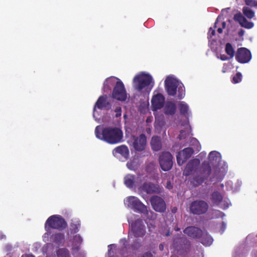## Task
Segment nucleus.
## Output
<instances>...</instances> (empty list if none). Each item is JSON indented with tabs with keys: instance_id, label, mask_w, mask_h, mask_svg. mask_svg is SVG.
Wrapping results in <instances>:
<instances>
[{
	"instance_id": "5701e85b",
	"label": "nucleus",
	"mask_w": 257,
	"mask_h": 257,
	"mask_svg": "<svg viewBox=\"0 0 257 257\" xmlns=\"http://www.w3.org/2000/svg\"><path fill=\"white\" fill-rule=\"evenodd\" d=\"M151 145L153 150L158 151L162 148L161 139L158 136H154L152 137L151 141Z\"/></svg>"
},
{
	"instance_id": "6e6d98bb",
	"label": "nucleus",
	"mask_w": 257,
	"mask_h": 257,
	"mask_svg": "<svg viewBox=\"0 0 257 257\" xmlns=\"http://www.w3.org/2000/svg\"><path fill=\"white\" fill-rule=\"evenodd\" d=\"M222 28H224L225 27V26H226L225 22H222Z\"/></svg>"
},
{
	"instance_id": "7c9ffc66",
	"label": "nucleus",
	"mask_w": 257,
	"mask_h": 257,
	"mask_svg": "<svg viewBox=\"0 0 257 257\" xmlns=\"http://www.w3.org/2000/svg\"><path fill=\"white\" fill-rule=\"evenodd\" d=\"M82 239L80 235L77 234L73 237L72 249L77 247L80 248V245L82 243Z\"/></svg>"
},
{
	"instance_id": "f03ea898",
	"label": "nucleus",
	"mask_w": 257,
	"mask_h": 257,
	"mask_svg": "<svg viewBox=\"0 0 257 257\" xmlns=\"http://www.w3.org/2000/svg\"><path fill=\"white\" fill-rule=\"evenodd\" d=\"M165 87L168 94L170 96H175L177 93L178 88V98L180 99L185 95V88L182 83L175 78L168 76L165 81Z\"/></svg>"
},
{
	"instance_id": "f3484780",
	"label": "nucleus",
	"mask_w": 257,
	"mask_h": 257,
	"mask_svg": "<svg viewBox=\"0 0 257 257\" xmlns=\"http://www.w3.org/2000/svg\"><path fill=\"white\" fill-rule=\"evenodd\" d=\"M96 107L99 109L104 108L107 110L111 108V105L110 102L107 100L106 95H103L99 97L95 104L94 110L95 109Z\"/></svg>"
},
{
	"instance_id": "9d476101",
	"label": "nucleus",
	"mask_w": 257,
	"mask_h": 257,
	"mask_svg": "<svg viewBox=\"0 0 257 257\" xmlns=\"http://www.w3.org/2000/svg\"><path fill=\"white\" fill-rule=\"evenodd\" d=\"M131 230L136 237H143L146 233L145 225L140 218L131 223Z\"/></svg>"
},
{
	"instance_id": "c756f323",
	"label": "nucleus",
	"mask_w": 257,
	"mask_h": 257,
	"mask_svg": "<svg viewBox=\"0 0 257 257\" xmlns=\"http://www.w3.org/2000/svg\"><path fill=\"white\" fill-rule=\"evenodd\" d=\"M180 114L184 116L188 115L189 106L185 102L181 101L179 103Z\"/></svg>"
},
{
	"instance_id": "052dcab7",
	"label": "nucleus",
	"mask_w": 257,
	"mask_h": 257,
	"mask_svg": "<svg viewBox=\"0 0 257 257\" xmlns=\"http://www.w3.org/2000/svg\"><path fill=\"white\" fill-rule=\"evenodd\" d=\"M110 250H111V249H109L108 250V253H110Z\"/></svg>"
},
{
	"instance_id": "412c9836",
	"label": "nucleus",
	"mask_w": 257,
	"mask_h": 257,
	"mask_svg": "<svg viewBox=\"0 0 257 257\" xmlns=\"http://www.w3.org/2000/svg\"><path fill=\"white\" fill-rule=\"evenodd\" d=\"M199 241L206 246L210 245L213 242L212 237L206 231H202L201 235L198 238Z\"/></svg>"
},
{
	"instance_id": "f704fd0d",
	"label": "nucleus",
	"mask_w": 257,
	"mask_h": 257,
	"mask_svg": "<svg viewBox=\"0 0 257 257\" xmlns=\"http://www.w3.org/2000/svg\"><path fill=\"white\" fill-rule=\"evenodd\" d=\"M206 179L204 176L203 177L197 176L193 178L192 183L195 186H199L202 184L204 180Z\"/></svg>"
},
{
	"instance_id": "7ed1b4c3",
	"label": "nucleus",
	"mask_w": 257,
	"mask_h": 257,
	"mask_svg": "<svg viewBox=\"0 0 257 257\" xmlns=\"http://www.w3.org/2000/svg\"><path fill=\"white\" fill-rule=\"evenodd\" d=\"M67 224L65 219L60 215H53L50 216L45 223V229L48 232L51 228L59 231L64 229Z\"/></svg>"
},
{
	"instance_id": "680f3d73",
	"label": "nucleus",
	"mask_w": 257,
	"mask_h": 257,
	"mask_svg": "<svg viewBox=\"0 0 257 257\" xmlns=\"http://www.w3.org/2000/svg\"><path fill=\"white\" fill-rule=\"evenodd\" d=\"M222 72H223V73H224V72H225V71H224V70H222Z\"/></svg>"
},
{
	"instance_id": "a19ab883",
	"label": "nucleus",
	"mask_w": 257,
	"mask_h": 257,
	"mask_svg": "<svg viewBox=\"0 0 257 257\" xmlns=\"http://www.w3.org/2000/svg\"><path fill=\"white\" fill-rule=\"evenodd\" d=\"M244 18L245 17H244L240 12L236 14L234 16V20L238 22L239 24L241 23Z\"/></svg>"
},
{
	"instance_id": "ddd939ff",
	"label": "nucleus",
	"mask_w": 257,
	"mask_h": 257,
	"mask_svg": "<svg viewBox=\"0 0 257 257\" xmlns=\"http://www.w3.org/2000/svg\"><path fill=\"white\" fill-rule=\"evenodd\" d=\"M251 58V54L249 50L243 47L237 49L235 55V59L237 62L246 63L248 62Z\"/></svg>"
},
{
	"instance_id": "a211bd4d",
	"label": "nucleus",
	"mask_w": 257,
	"mask_h": 257,
	"mask_svg": "<svg viewBox=\"0 0 257 257\" xmlns=\"http://www.w3.org/2000/svg\"><path fill=\"white\" fill-rule=\"evenodd\" d=\"M200 160L198 159H193L189 161L186 165L184 171V175L186 176L190 175L200 164Z\"/></svg>"
},
{
	"instance_id": "49530a36",
	"label": "nucleus",
	"mask_w": 257,
	"mask_h": 257,
	"mask_svg": "<svg viewBox=\"0 0 257 257\" xmlns=\"http://www.w3.org/2000/svg\"><path fill=\"white\" fill-rule=\"evenodd\" d=\"M173 187V185L170 181H168L166 183V188L170 190L172 189Z\"/></svg>"
},
{
	"instance_id": "6ab92c4d",
	"label": "nucleus",
	"mask_w": 257,
	"mask_h": 257,
	"mask_svg": "<svg viewBox=\"0 0 257 257\" xmlns=\"http://www.w3.org/2000/svg\"><path fill=\"white\" fill-rule=\"evenodd\" d=\"M202 230L198 227L191 226L186 227L184 230V233L187 234L188 236L191 238L194 239H198L200 235H201Z\"/></svg>"
},
{
	"instance_id": "37998d69",
	"label": "nucleus",
	"mask_w": 257,
	"mask_h": 257,
	"mask_svg": "<svg viewBox=\"0 0 257 257\" xmlns=\"http://www.w3.org/2000/svg\"><path fill=\"white\" fill-rule=\"evenodd\" d=\"M245 4L250 7H257V1L255 0H245Z\"/></svg>"
},
{
	"instance_id": "4c0bfd02",
	"label": "nucleus",
	"mask_w": 257,
	"mask_h": 257,
	"mask_svg": "<svg viewBox=\"0 0 257 257\" xmlns=\"http://www.w3.org/2000/svg\"><path fill=\"white\" fill-rule=\"evenodd\" d=\"M80 250V248L77 247L72 249V254L74 257H85L84 253Z\"/></svg>"
},
{
	"instance_id": "5fc2aeb1",
	"label": "nucleus",
	"mask_w": 257,
	"mask_h": 257,
	"mask_svg": "<svg viewBox=\"0 0 257 257\" xmlns=\"http://www.w3.org/2000/svg\"><path fill=\"white\" fill-rule=\"evenodd\" d=\"M217 31L218 32V33L221 34L222 33V28H219L217 29Z\"/></svg>"
},
{
	"instance_id": "f8f14e48",
	"label": "nucleus",
	"mask_w": 257,
	"mask_h": 257,
	"mask_svg": "<svg viewBox=\"0 0 257 257\" xmlns=\"http://www.w3.org/2000/svg\"><path fill=\"white\" fill-rule=\"evenodd\" d=\"M153 208L157 212L163 213L166 211V205L163 198L158 196H153L150 198Z\"/></svg>"
},
{
	"instance_id": "bb28decb",
	"label": "nucleus",
	"mask_w": 257,
	"mask_h": 257,
	"mask_svg": "<svg viewBox=\"0 0 257 257\" xmlns=\"http://www.w3.org/2000/svg\"><path fill=\"white\" fill-rule=\"evenodd\" d=\"M201 172L204 176L207 178L211 173V167L209 163L207 161H204L202 164Z\"/></svg>"
},
{
	"instance_id": "2f4dec72",
	"label": "nucleus",
	"mask_w": 257,
	"mask_h": 257,
	"mask_svg": "<svg viewBox=\"0 0 257 257\" xmlns=\"http://www.w3.org/2000/svg\"><path fill=\"white\" fill-rule=\"evenodd\" d=\"M225 53L229 56V58H232L234 56L235 51L232 45L230 43H227L225 47Z\"/></svg>"
},
{
	"instance_id": "79ce46f5",
	"label": "nucleus",
	"mask_w": 257,
	"mask_h": 257,
	"mask_svg": "<svg viewBox=\"0 0 257 257\" xmlns=\"http://www.w3.org/2000/svg\"><path fill=\"white\" fill-rule=\"evenodd\" d=\"M141 246V242L136 239L131 245V247L134 250H137Z\"/></svg>"
},
{
	"instance_id": "6e6552de",
	"label": "nucleus",
	"mask_w": 257,
	"mask_h": 257,
	"mask_svg": "<svg viewBox=\"0 0 257 257\" xmlns=\"http://www.w3.org/2000/svg\"><path fill=\"white\" fill-rule=\"evenodd\" d=\"M127 205L135 211L142 213H147V207L137 197L130 196L127 199Z\"/></svg>"
},
{
	"instance_id": "603ef678",
	"label": "nucleus",
	"mask_w": 257,
	"mask_h": 257,
	"mask_svg": "<svg viewBox=\"0 0 257 257\" xmlns=\"http://www.w3.org/2000/svg\"><path fill=\"white\" fill-rule=\"evenodd\" d=\"M177 211V208L176 207H174L172 209V212L174 214L176 213Z\"/></svg>"
},
{
	"instance_id": "dca6fc26",
	"label": "nucleus",
	"mask_w": 257,
	"mask_h": 257,
	"mask_svg": "<svg viewBox=\"0 0 257 257\" xmlns=\"http://www.w3.org/2000/svg\"><path fill=\"white\" fill-rule=\"evenodd\" d=\"M133 143L134 149L138 151H142L145 149L146 145L147 138L144 134H141L138 137H133Z\"/></svg>"
},
{
	"instance_id": "c85d7f7f",
	"label": "nucleus",
	"mask_w": 257,
	"mask_h": 257,
	"mask_svg": "<svg viewBox=\"0 0 257 257\" xmlns=\"http://www.w3.org/2000/svg\"><path fill=\"white\" fill-rule=\"evenodd\" d=\"M115 78L109 77L106 79L103 84V89L104 91L111 90V87L115 85Z\"/></svg>"
},
{
	"instance_id": "864d4df0",
	"label": "nucleus",
	"mask_w": 257,
	"mask_h": 257,
	"mask_svg": "<svg viewBox=\"0 0 257 257\" xmlns=\"http://www.w3.org/2000/svg\"><path fill=\"white\" fill-rule=\"evenodd\" d=\"M244 31L242 30H240L239 32H238V35L239 36H242L243 35Z\"/></svg>"
},
{
	"instance_id": "a18cd8bd",
	"label": "nucleus",
	"mask_w": 257,
	"mask_h": 257,
	"mask_svg": "<svg viewBox=\"0 0 257 257\" xmlns=\"http://www.w3.org/2000/svg\"><path fill=\"white\" fill-rule=\"evenodd\" d=\"M114 111L116 112V115H115L116 117H118V116H120L121 115V107H117L115 109Z\"/></svg>"
},
{
	"instance_id": "de8ad7c7",
	"label": "nucleus",
	"mask_w": 257,
	"mask_h": 257,
	"mask_svg": "<svg viewBox=\"0 0 257 257\" xmlns=\"http://www.w3.org/2000/svg\"><path fill=\"white\" fill-rule=\"evenodd\" d=\"M190 142L192 144H194L196 145H198L199 144V142L198 140L195 138H192Z\"/></svg>"
},
{
	"instance_id": "39448f33",
	"label": "nucleus",
	"mask_w": 257,
	"mask_h": 257,
	"mask_svg": "<svg viewBox=\"0 0 257 257\" xmlns=\"http://www.w3.org/2000/svg\"><path fill=\"white\" fill-rule=\"evenodd\" d=\"M147 176L139 174L137 176L135 175L128 174L126 175L123 179L124 185L128 188L134 187H140L142 183L146 180Z\"/></svg>"
},
{
	"instance_id": "20e7f679",
	"label": "nucleus",
	"mask_w": 257,
	"mask_h": 257,
	"mask_svg": "<svg viewBox=\"0 0 257 257\" xmlns=\"http://www.w3.org/2000/svg\"><path fill=\"white\" fill-rule=\"evenodd\" d=\"M152 77L148 74L142 73L136 75L133 79V87L135 89L141 92L152 82Z\"/></svg>"
},
{
	"instance_id": "e433bc0d",
	"label": "nucleus",
	"mask_w": 257,
	"mask_h": 257,
	"mask_svg": "<svg viewBox=\"0 0 257 257\" xmlns=\"http://www.w3.org/2000/svg\"><path fill=\"white\" fill-rule=\"evenodd\" d=\"M240 25L241 27L246 29H251L253 27L254 25L253 23L248 22L245 18Z\"/></svg>"
},
{
	"instance_id": "13d9d810",
	"label": "nucleus",
	"mask_w": 257,
	"mask_h": 257,
	"mask_svg": "<svg viewBox=\"0 0 257 257\" xmlns=\"http://www.w3.org/2000/svg\"><path fill=\"white\" fill-rule=\"evenodd\" d=\"M174 247H177V246L175 245V240L174 241Z\"/></svg>"
},
{
	"instance_id": "473e14b6",
	"label": "nucleus",
	"mask_w": 257,
	"mask_h": 257,
	"mask_svg": "<svg viewBox=\"0 0 257 257\" xmlns=\"http://www.w3.org/2000/svg\"><path fill=\"white\" fill-rule=\"evenodd\" d=\"M56 253L57 257H71L69 251L65 248L58 249Z\"/></svg>"
},
{
	"instance_id": "cd10ccee",
	"label": "nucleus",
	"mask_w": 257,
	"mask_h": 257,
	"mask_svg": "<svg viewBox=\"0 0 257 257\" xmlns=\"http://www.w3.org/2000/svg\"><path fill=\"white\" fill-rule=\"evenodd\" d=\"M80 227V220L77 219H72L70 225V230L71 233H75L78 232Z\"/></svg>"
},
{
	"instance_id": "bf43d9fd",
	"label": "nucleus",
	"mask_w": 257,
	"mask_h": 257,
	"mask_svg": "<svg viewBox=\"0 0 257 257\" xmlns=\"http://www.w3.org/2000/svg\"><path fill=\"white\" fill-rule=\"evenodd\" d=\"M166 235H167V236L169 235V232H168V233H167Z\"/></svg>"
},
{
	"instance_id": "393cba45",
	"label": "nucleus",
	"mask_w": 257,
	"mask_h": 257,
	"mask_svg": "<svg viewBox=\"0 0 257 257\" xmlns=\"http://www.w3.org/2000/svg\"><path fill=\"white\" fill-rule=\"evenodd\" d=\"M50 240L52 243L60 245L64 241V235L61 233L53 234L50 237Z\"/></svg>"
},
{
	"instance_id": "1a4fd4ad",
	"label": "nucleus",
	"mask_w": 257,
	"mask_h": 257,
	"mask_svg": "<svg viewBox=\"0 0 257 257\" xmlns=\"http://www.w3.org/2000/svg\"><path fill=\"white\" fill-rule=\"evenodd\" d=\"M112 97L119 101H124L126 98V92L123 83L119 80L116 82L113 88Z\"/></svg>"
},
{
	"instance_id": "09e8293b",
	"label": "nucleus",
	"mask_w": 257,
	"mask_h": 257,
	"mask_svg": "<svg viewBox=\"0 0 257 257\" xmlns=\"http://www.w3.org/2000/svg\"><path fill=\"white\" fill-rule=\"evenodd\" d=\"M229 58H228L226 55H221L220 56V59L222 61H225V60H227L228 59H229Z\"/></svg>"
},
{
	"instance_id": "c03bdc74",
	"label": "nucleus",
	"mask_w": 257,
	"mask_h": 257,
	"mask_svg": "<svg viewBox=\"0 0 257 257\" xmlns=\"http://www.w3.org/2000/svg\"><path fill=\"white\" fill-rule=\"evenodd\" d=\"M186 137V133L184 130H181L180 132V134L178 136V138L179 140L184 139Z\"/></svg>"
},
{
	"instance_id": "423d86ee",
	"label": "nucleus",
	"mask_w": 257,
	"mask_h": 257,
	"mask_svg": "<svg viewBox=\"0 0 257 257\" xmlns=\"http://www.w3.org/2000/svg\"><path fill=\"white\" fill-rule=\"evenodd\" d=\"M190 211L194 215H202L205 214L208 210L209 204L203 200L193 201L190 205Z\"/></svg>"
},
{
	"instance_id": "72a5a7b5",
	"label": "nucleus",
	"mask_w": 257,
	"mask_h": 257,
	"mask_svg": "<svg viewBox=\"0 0 257 257\" xmlns=\"http://www.w3.org/2000/svg\"><path fill=\"white\" fill-rule=\"evenodd\" d=\"M220 154L216 151H212L209 154V159L210 161H215L216 162H219L220 160Z\"/></svg>"
},
{
	"instance_id": "3c124183",
	"label": "nucleus",
	"mask_w": 257,
	"mask_h": 257,
	"mask_svg": "<svg viewBox=\"0 0 257 257\" xmlns=\"http://www.w3.org/2000/svg\"><path fill=\"white\" fill-rule=\"evenodd\" d=\"M22 257H35V256L32 254H26L23 255Z\"/></svg>"
},
{
	"instance_id": "4be33fe9",
	"label": "nucleus",
	"mask_w": 257,
	"mask_h": 257,
	"mask_svg": "<svg viewBox=\"0 0 257 257\" xmlns=\"http://www.w3.org/2000/svg\"><path fill=\"white\" fill-rule=\"evenodd\" d=\"M223 199V195L218 191H213L210 197V200L214 205H219Z\"/></svg>"
},
{
	"instance_id": "aec40b11",
	"label": "nucleus",
	"mask_w": 257,
	"mask_h": 257,
	"mask_svg": "<svg viewBox=\"0 0 257 257\" xmlns=\"http://www.w3.org/2000/svg\"><path fill=\"white\" fill-rule=\"evenodd\" d=\"M114 155L120 154L125 159H127L129 157V150L125 145H120L114 148L112 152Z\"/></svg>"
},
{
	"instance_id": "58836bf2",
	"label": "nucleus",
	"mask_w": 257,
	"mask_h": 257,
	"mask_svg": "<svg viewBox=\"0 0 257 257\" xmlns=\"http://www.w3.org/2000/svg\"><path fill=\"white\" fill-rule=\"evenodd\" d=\"M242 80V74L240 72H238L233 77L232 82L235 84L240 82Z\"/></svg>"
},
{
	"instance_id": "0eeeda50",
	"label": "nucleus",
	"mask_w": 257,
	"mask_h": 257,
	"mask_svg": "<svg viewBox=\"0 0 257 257\" xmlns=\"http://www.w3.org/2000/svg\"><path fill=\"white\" fill-rule=\"evenodd\" d=\"M159 162L161 169L164 171L171 169L173 166V156L169 152H163L159 156Z\"/></svg>"
},
{
	"instance_id": "2eb2a0df",
	"label": "nucleus",
	"mask_w": 257,
	"mask_h": 257,
	"mask_svg": "<svg viewBox=\"0 0 257 257\" xmlns=\"http://www.w3.org/2000/svg\"><path fill=\"white\" fill-rule=\"evenodd\" d=\"M165 103V97L161 93H158L152 97L151 100L153 110H157L162 108Z\"/></svg>"
},
{
	"instance_id": "f257e3e1",
	"label": "nucleus",
	"mask_w": 257,
	"mask_h": 257,
	"mask_svg": "<svg viewBox=\"0 0 257 257\" xmlns=\"http://www.w3.org/2000/svg\"><path fill=\"white\" fill-rule=\"evenodd\" d=\"M95 134L96 138L110 144L119 143L123 139L122 131L116 127L107 126L101 129L98 125L95 127Z\"/></svg>"
},
{
	"instance_id": "ea45409f",
	"label": "nucleus",
	"mask_w": 257,
	"mask_h": 257,
	"mask_svg": "<svg viewBox=\"0 0 257 257\" xmlns=\"http://www.w3.org/2000/svg\"><path fill=\"white\" fill-rule=\"evenodd\" d=\"M217 23V20L214 23V28H210L208 33V37L209 38H211L213 36H214L215 34V28H216V24Z\"/></svg>"
},
{
	"instance_id": "a878e982",
	"label": "nucleus",
	"mask_w": 257,
	"mask_h": 257,
	"mask_svg": "<svg viewBox=\"0 0 257 257\" xmlns=\"http://www.w3.org/2000/svg\"><path fill=\"white\" fill-rule=\"evenodd\" d=\"M140 163L139 160L136 158L131 159L126 163L127 168L132 171H136L140 167Z\"/></svg>"
},
{
	"instance_id": "8fccbe9b",
	"label": "nucleus",
	"mask_w": 257,
	"mask_h": 257,
	"mask_svg": "<svg viewBox=\"0 0 257 257\" xmlns=\"http://www.w3.org/2000/svg\"><path fill=\"white\" fill-rule=\"evenodd\" d=\"M159 249L161 250V251H162L164 250V244L163 243H161L160 244L159 246Z\"/></svg>"
},
{
	"instance_id": "9b49d317",
	"label": "nucleus",
	"mask_w": 257,
	"mask_h": 257,
	"mask_svg": "<svg viewBox=\"0 0 257 257\" xmlns=\"http://www.w3.org/2000/svg\"><path fill=\"white\" fill-rule=\"evenodd\" d=\"M139 189L146 192L147 194H160L163 188L158 184H155L152 182H144L141 185Z\"/></svg>"
},
{
	"instance_id": "c9c22d12",
	"label": "nucleus",
	"mask_w": 257,
	"mask_h": 257,
	"mask_svg": "<svg viewBox=\"0 0 257 257\" xmlns=\"http://www.w3.org/2000/svg\"><path fill=\"white\" fill-rule=\"evenodd\" d=\"M243 14L248 19H252L254 16V12L248 7H243Z\"/></svg>"
},
{
	"instance_id": "4d7b16f0",
	"label": "nucleus",
	"mask_w": 257,
	"mask_h": 257,
	"mask_svg": "<svg viewBox=\"0 0 257 257\" xmlns=\"http://www.w3.org/2000/svg\"><path fill=\"white\" fill-rule=\"evenodd\" d=\"M217 212L219 213V214H222V212H221L220 211H218V210L217 211Z\"/></svg>"
},
{
	"instance_id": "b1692460",
	"label": "nucleus",
	"mask_w": 257,
	"mask_h": 257,
	"mask_svg": "<svg viewBox=\"0 0 257 257\" xmlns=\"http://www.w3.org/2000/svg\"><path fill=\"white\" fill-rule=\"evenodd\" d=\"M176 111V105L172 101H168L164 108V113L167 115H174Z\"/></svg>"
},
{
	"instance_id": "4468645a",
	"label": "nucleus",
	"mask_w": 257,
	"mask_h": 257,
	"mask_svg": "<svg viewBox=\"0 0 257 257\" xmlns=\"http://www.w3.org/2000/svg\"><path fill=\"white\" fill-rule=\"evenodd\" d=\"M193 153L194 150L190 147L185 148L182 151L178 152L176 156L178 164L180 166L182 165L188 159L191 158Z\"/></svg>"
}]
</instances>
